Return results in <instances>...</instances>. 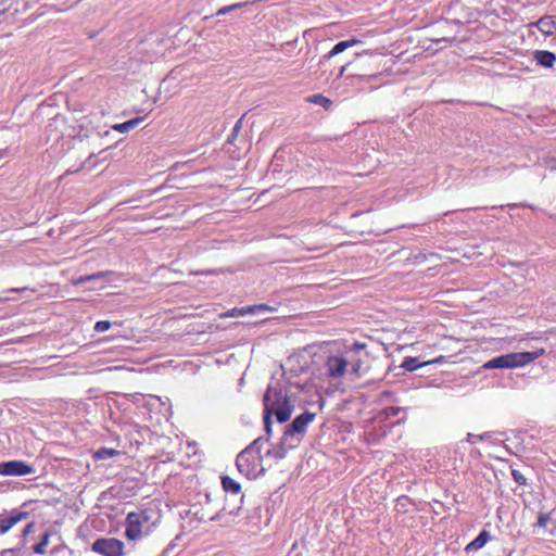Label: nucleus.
Here are the masks:
<instances>
[{
    "mask_svg": "<svg viewBox=\"0 0 556 556\" xmlns=\"http://www.w3.org/2000/svg\"><path fill=\"white\" fill-rule=\"evenodd\" d=\"M294 409L286 388L280 381H270L264 395V426L269 435L271 432V417L275 416L280 424L286 422Z\"/></svg>",
    "mask_w": 556,
    "mask_h": 556,
    "instance_id": "1",
    "label": "nucleus"
},
{
    "mask_svg": "<svg viewBox=\"0 0 556 556\" xmlns=\"http://www.w3.org/2000/svg\"><path fill=\"white\" fill-rule=\"evenodd\" d=\"M242 119H243V117L239 118L237 121V123L235 124V126L231 130V134L229 135L228 140H227L229 143H232L236 140V138L238 137V135L242 128Z\"/></svg>",
    "mask_w": 556,
    "mask_h": 556,
    "instance_id": "27",
    "label": "nucleus"
},
{
    "mask_svg": "<svg viewBox=\"0 0 556 556\" xmlns=\"http://www.w3.org/2000/svg\"><path fill=\"white\" fill-rule=\"evenodd\" d=\"M532 56L538 65L545 68H553L556 63V54L547 50H535Z\"/></svg>",
    "mask_w": 556,
    "mask_h": 556,
    "instance_id": "11",
    "label": "nucleus"
},
{
    "mask_svg": "<svg viewBox=\"0 0 556 556\" xmlns=\"http://www.w3.org/2000/svg\"><path fill=\"white\" fill-rule=\"evenodd\" d=\"M118 278L117 274L112 270L98 271L91 275H84L74 280V285H84L89 281H98L101 280L103 283L98 287V289H103L104 285L108 282H112Z\"/></svg>",
    "mask_w": 556,
    "mask_h": 556,
    "instance_id": "10",
    "label": "nucleus"
},
{
    "mask_svg": "<svg viewBox=\"0 0 556 556\" xmlns=\"http://www.w3.org/2000/svg\"><path fill=\"white\" fill-rule=\"evenodd\" d=\"M29 514L20 509L4 510L0 514V534L7 533L18 522L27 519Z\"/></svg>",
    "mask_w": 556,
    "mask_h": 556,
    "instance_id": "9",
    "label": "nucleus"
},
{
    "mask_svg": "<svg viewBox=\"0 0 556 556\" xmlns=\"http://www.w3.org/2000/svg\"><path fill=\"white\" fill-rule=\"evenodd\" d=\"M428 363L420 364L416 357H405L401 367L407 371H414L419 367L427 365Z\"/></svg>",
    "mask_w": 556,
    "mask_h": 556,
    "instance_id": "22",
    "label": "nucleus"
},
{
    "mask_svg": "<svg viewBox=\"0 0 556 556\" xmlns=\"http://www.w3.org/2000/svg\"><path fill=\"white\" fill-rule=\"evenodd\" d=\"M294 447L295 446L290 445V440H287V442L285 443L283 437H282L280 439L279 444L273 446L271 448H269L266 452L265 457H270L274 459H282L287 456L288 450L294 448Z\"/></svg>",
    "mask_w": 556,
    "mask_h": 556,
    "instance_id": "12",
    "label": "nucleus"
},
{
    "mask_svg": "<svg viewBox=\"0 0 556 556\" xmlns=\"http://www.w3.org/2000/svg\"><path fill=\"white\" fill-rule=\"evenodd\" d=\"M265 441L266 440L263 438L255 439L237 456L236 465L238 470L245 475L248 478H256L265 471V469L262 467L264 457L261 455V451Z\"/></svg>",
    "mask_w": 556,
    "mask_h": 556,
    "instance_id": "2",
    "label": "nucleus"
},
{
    "mask_svg": "<svg viewBox=\"0 0 556 556\" xmlns=\"http://www.w3.org/2000/svg\"><path fill=\"white\" fill-rule=\"evenodd\" d=\"M249 2H239V3H235V4H230V5H226V7H223L220 8L218 11H217V15H225L231 11H235L237 9H240L244 5H247Z\"/></svg>",
    "mask_w": 556,
    "mask_h": 556,
    "instance_id": "25",
    "label": "nucleus"
},
{
    "mask_svg": "<svg viewBox=\"0 0 556 556\" xmlns=\"http://www.w3.org/2000/svg\"><path fill=\"white\" fill-rule=\"evenodd\" d=\"M357 77H359L363 80L371 81L377 78V75H367V76L357 75Z\"/></svg>",
    "mask_w": 556,
    "mask_h": 556,
    "instance_id": "35",
    "label": "nucleus"
},
{
    "mask_svg": "<svg viewBox=\"0 0 556 556\" xmlns=\"http://www.w3.org/2000/svg\"><path fill=\"white\" fill-rule=\"evenodd\" d=\"M545 354L544 349H538L531 352H515L508 353L504 355L496 356L490 361H488L483 368L485 369H503V368H519L523 367L540 356Z\"/></svg>",
    "mask_w": 556,
    "mask_h": 556,
    "instance_id": "3",
    "label": "nucleus"
},
{
    "mask_svg": "<svg viewBox=\"0 0 556 556\" xmlns=\"http://www.w3.org/2000/svg\"><path fill=\"white\" fill-rule=\"evenodd\" d=\"M91 551L102 556H125V544L115 538H99L91 544Z\"/></svg>",
    "mask_w": 556,
    "mask_h": 556,
    "instance_id": "6",
    "label": "nucleus"
},
{
    "mask_svg": "<svg viewBox=\"0 0 556 556\" xmlns=\"http://www.w3.org/2000/svg\"><path fill=\"white\" fill-rule=\"evenodd\" d=\"M31 553L25 547V544H18L15 547L4 548L0 552V556H30Z\"/></svg>",
    "mask_w": 556,
    "mask_h": 556,
    "instance_id": "16",
    "label": "nucleus"
},
{
    "mask_svg": "<svg viewBox=\"0 0 556 556\" xmlns=\"http://www.w3.org/2000/svg\"><path fill=\"white\" fill-rule=\"evenodd\" d=\"M489 539H490V533L485 530L481 531L479 533V535L466 546V551L470 552V551H478V549L482 548L486 544Z\"/></svg>",
    "mask_w": 556,
    "mask_h": 556,
    "instance_id": "15",
    "label": "nucleus"
},
{
    "mask_svg": "<svg viewBox=\"0 0 556 556\" xmlns=\"http://www.w3.org/2000/svg\"><path fill=\"white\" fill-rule=\"evenodd\" d=\"M309 101L315 104H319L324 108H328L331 105V101L321 94H314L313 97L309 98Z\"/></svg>",
    "mask_w": 556,
    "mask_h": 556,
    "instance_id": "26",
    "label": "nucleus"
},
{
    "mask_svg": "<svg viewBox=\"0 0 556 556\" xmlns=\"http://www.w3.org/2000/svg\"><path fill=\"white\" fill-rule=\"evenodd\" d=\"M345 357H349L350 358V365L353 372L356 374V375H359L361 372V369L363 367V361L361 358H356L355 355H348L345 354Z\"/></svg>",
    "mask_w": 556,
    "mask_h": 556,
    "instance_id": "24",
    "label": "nucleus"
},
{
    "mask_svg": "<svg viewBox=\"0 0 556 556\" xmlns=\"http://www.w3.org/2000/svg\"><path fill=\"white\" fill-rule=\"evenodd\" d=\"M247 314H252L251 305L244 307H235L232 309L227 311L222 315V317H239L244 316Z\"/></svg>",
    "mask_w": 556,
    "mask_h": 556,
    "instance_id": "23",
    "label": "nucleus"
},
{
    "mask_svg": "<svg viewBox=\"0 0 556 556\" xmlns=\"http://www.w3.org/2000/svg\"><path fill=\"white\" fill-rule=\"evenodd\" d=\"M546 166L551 170H556V159L555 157H551L549 160H547L546 161Z\"/></svg>",
    "mask_w": 556,
    "mask_h": 556,
    "instance_id": "33",
    "label": "nucleus"
},
{
    "mask_svg": "<svg viewBox=\"0 0 556 556\" xmlns=\"http://www.w3.org/2000/svg\"><path fill=\"white\" fill-rule=\"evenodd\" d=\"M251 311H252V314H257L260 312H273V311H275V308L267 304H258V305H251Z\"/></svg>",
    "mask_w": 556,
    "mask_h": 556,
    "instance_id": "28",
    "label": "nucleus"
},
{
    "mask_svg": "<svg viewBox=\"0 0 556 556\" xmlns=\"http://www.w3.org/2000/svg\"><path fill=\"white\" fill-rule=\"evenodd\" d=\"M315 414L308 410L299 415L294 420L286 427L283 432V441L290 440L291 446H298L306 432L308 424L315 419Z\"/></svg>",
    "mask_w": 556,
    "mask_h": 556,
    "instance_id": "4",
    "label": "nucleus"
},
{
    "mask_svg": "<svg viewBox=\"0 0 556 556\" xmlns=\"http://www.w3.org/2000/svg\"><path fill=\"white\" fill-rule=\"evenodd\" d=\"M549 520H551V517H549L548 514H540L539 518H538V521H536V526L541 527V528H544V527L547 526Z\"/></svg>",
    "mask_w": 556,
    "mask_h": 556,
    "instance_id": "32",
    "label": "nucleus"
},
{
    "mask_svg": "<svg viewBox=\"0 0 556 556\" xmlns=\"http://www.w3.org/2000/svg\"><path fill=\"white\" fill-rule=\"evenodd\" d=\"M361 41L358 39H349V40H343V41H339L338 43L334 45V47L328 52V54H326L324 58L329 60L340 53H342L344 50H346L348 48H351V47H354L356 45H358Z\"/></svg>",
    "mask_w": 556,
    "mask_h": 556,
    "instance_id": "13",
    "label": "nucleus"
},
{
    "mask_svg": "<svg viewBox=\"0 0 556 556\" xmlns=\"http://www.w3.org/2000/svg\"><path fill=\"white\" fill-rule=\"evenodd\" d=\"M222 484L226 492H231L233 494H238L241 490L240 484L230 477H224L222 479Z\"/></svg>",
    "mask_w": 556,
    "mask_h": 556,
    "instance_id": "19",
    "label": "nucleus"
},
{
    "mask_svg": "<svg viewBox=\"0 0 556 556\" xmlns=\"http://www.w3.org/2000/svg\"><path fill=\"white\" fill-rule=\"evenodd\" d=\"M50 535H51V534H50L49 532H46V533L42 535V538H41L40 542H39V543H37V544H35V545L33 546V552H34L35 554H39V555H43V554H46V547H47V546L49 545V543H50Z\"/></svg>",
    "mask_w": 556,
    "mask_h": 556,
    "instance_id": "21",
    "label": "nucleus"
},
{
    "mask_svg": "<svg viewBox=\"0 0 556 556\" xmlns=\"http://www.w3.org/2000/svg\"><path fill=\"white\" fill-rule=\"evenodd\" d=\"M350 365V358L345 357V354H333L327 356L324 368L326 375L336 380L342 378Z\"/></svg>",
    "mask_w": 556,
    "mask_h": 556,
    "instance_id": "7",
    "label": "nucleus"
},
{
    "mask_svg": "<svg viewBox=\"0 0 556 556\" xmlns=\"http://www.w3.org/2000/svg\"><path fill=\"white\" fill-rule=\"evenodd\" d=\"M33 527H34V525H33V523H28V525L25 527V529L23 530V535L28 534V533L31 531Z\"/></svg>",
    "mask_w": 556,
    "mask_h": 556,
    "instance_id": "36",
    "label": "nucleus"
},
{
    "mask_svg": "<svg viewBox=\"0 0 556 556\" xmlns=\"http://www.w3.org/2000/svg\"><path fill=\"white\" fill-rule=\"evenodd\" d=\"M35 472L33 466L23 460H9L0 463L1 476L23 477Z\"/></svg>",
    "mask_w": 556,
    "mask_h": 556,
    "instance_id": "8",
    "label": "nucleus"
},
{
    "mask_svg": "<svg viewBox=\"0 0 556 556\" xmlns=\"http://www.w3.org/2000/svg\"><path fill=\"white\" fill-rule=\"evenodd\" d=\"M511 476L514 478V480L520 484V485H526L527 484V479L526 477L517 469H513L511 470Z\"/></svg>",
    "mask_w": 556,
    "mask_h": 556,
    "instance_id": "30",
    "label": "nucleus"
},
{
    "mask_svg": "<svg viewBox=\"0 0 556 556\" xmlns=\"http://www.w3.org/2000/svg\"><path fill=\"white\" fill-rule=\"evenodd\" d=\"M505 433H496V432H484L482 434H473V433H468L467 434V441L469 443H475V440H480V441H483V440H488L490 441L491 443L493 444H497L500 443L501 441L496 438V435H504Z\"/></svg>",
    "mask_w": 556,
    "mask_h": 556,
    "instance_id": "14",
    "label": "nucleus"
},
{
    "mask_svg": "<svg viewBox=\"0 0 556 556\" xmlns=\"http://www.w3.org/2000/svg\"><path fill=\"white\" fill-rule=\"evenodd\" d=\"M345 70H346V65H344V66H342V67L340 68V72H339V74H338V77H339V78L344 76V72H345Z\"/></svg>",
    "mask_w": 556,
    "mask_h": 556,
    "instance_id": "37",
    "label": "nucleus"
},
{
    "mask_svg": "<svg viewBox=\"0 0 556 556\" xmlns=\"http://www.w3.org/2000/svg\"><path fill=\"white\" fill-rule=\"evenodd\" d=\"M366 348L365 343L362 342H355L345 354L350 355H356L359 351L364 350Z\"/></svg>",
    "mask_w": 556,
    "mask_h": 556,
    "instance_id": "29",
    "label": "nucleus"
},
{
    "mask_svg": "<svg viewBox=\"0 0 556 556\" xmlns=\"http://www.w3.org/2000/svg\"><path fill=\"white\" fill-rule=\"evenodd\" d=\"M150 520L148 510L130 511L126 517L125 535L129 541H137L146 534L143 526Z\"/></svg>",
    "mask_w": 556,
    "mask_h": 556,
    "instance_id": "5",
    "label": "nucleus"
},
{
    "mask_svg": "<svg viewBox=\"0 0 556 556\" xmlns=\"http://www.w3.org/2000/svg\"><path fill=\"white\" fill-rule=\"evenodd\" d=\"M111 328V323L109 320H100L94 325V330L97 332H104Z\"/></svg>",
    "mask_w": 556,
    "mask_h": 556,
    "instance_id": "31",
    "label": "nucleus"
},
{
    "mask_svg": "<svg viewBox=\"0 0 556 556\" xmlns=\"http://www.w3.org/2000/svg\"><path fill=\"white\" fill-rule=\"evenodd\" d=\"M224 516V509L216 513L214 516L211 517L212 521H219L222 517Z\"/></svg>",
    "mask_w": 556,
    "mask_h": 556,
    "instance_id": "34",
    "label": "nucleus"
},
{
    "mask_svg": "<svg viewBox=\"0 0 556 556\" xmlns=\"http://www.w3.org/2000/svg\"><path fill=\"white\" fill-rule=\"evenodd\" d=\"M119 454V451L115 450V448H108V447H102V448H99L98 451L94 452V455L93 457L96 459H108V458H112L116 455Z\"/></svg>",
    "mask_w": 556,
    "mask_h": 556,
    "instance_id": "20",
    "label": "nucleus"
},
{
    "mask_svg": "<svg viewBox=\"0 0 556 556\" xmlns=\"http://www.w3.org/2000/svg\"><path fill=\"white\" fill-rule=\"evenodd\" d=\"M536 27L545 35H552L555 29L554 22L548 16L541 17L536 22Z\"/></svg>",
    "mask_w": 556,
    "mask_h": 556,
    "instance_id": "18",
    "label": "nucleus"
},
{
    "mask_svg": "<svg viewBox=\"0 0 556 556\" xmlns=\"http://www.w3.org/2000/svg\"><path fill=\"white\" fill-rule=\"evenodd\" d=\"M142 121V117H136L121 124H115L113 125L112 129L118 132H128L129 130L136 128Z\"/></svg>",
    "mask_w": 556,
    "mask_h": 556,
    "instance_id": "17",
    "label": "nucleus"
}]
</instances>
